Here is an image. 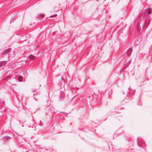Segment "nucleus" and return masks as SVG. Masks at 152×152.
<instances>
[{
    "mask_svg": "<svg viewBox=\"0 0 152 152\" xmlns=\"http://www.w3.org/2000/svg\"><path fill=\"white\" fill-rule=\"evenodd\" d=\"M151 21V18H147L145 20V22L144 24L145 26H147L149 24V23Z\"/></svg>",
    "mask_w": 152,
    "mask_h": 152,
    "instance_id": "f257e3e1",
    "label": "nucleus"
},
{
    "mask_svg": "<svg viewBox=\"0 0 152 152\" xmlns=\"http://www.w3.org/2000/svg\"><path fill=\"white\" fill-rule=\"evenodd\" d=\"M132 50L131 48H129L126 51V52L125 53V56H127V57L129 56L131 53L132 52Z\"/></svg>",
    "mask_w": 152,
    "mask_h": 152,
    "instance_id": "f03ea898",
    "label": "nucleus"
},
{
    "mask_svg": "<svg viewBox=\"0 0 152 152\" xmlns=\"http://www.w3.org/2000/svg\"><path fill=\"white\" fill-rule=\"evenodd\" d=\"M7 61H3L0 62V67L6 64Z\"/></svg>",
    "mask_w": 152,
    "mask_h": 152,
    "instance_id": "7ed1b4c3",
    "label": "nucleus"
},
{
    "mask_svg": "<svg viewBox=\"0 0 152 152\" xmlns=\"http://www.w3.org/2000/svg\"><path fill=\"white\" fill-rule=\"evenodd\" d=\"M143 142L141 140H139V142L137 143V145L140 147H142L143 146Z\"/></svg>",
    "mask_w": 152,
    "mask_h": 152,
    "instance_id": "20e7f679",
    "label": "nucleus"
},
{
    "mask_svg": "<svg viewBox=\"0 0 152 152\" xmlns=\"http://www.w3.org/2000/svg\"><path fill=\"white\" fill-rule=\"evenodd\" d=\"M10 48L4 51V52H3V54H5L7 53H8L10 52Z\"/></svg>",
    "mask_w": 152,
    "mask_h": 152,
    "instance_id": "39448f33",
    "label": "nucleus"
},
{
    "mask_svg": "<svg viewBox=\"0 0 152 152\" xmlns=\"http://www.w3.org/2000/svg\"><path fill=\"white\" fill-rule=\"evenodd\" d=\"M152 11V10L151 8H149L147 10V12L148 14H151Z\"/></svg>",
    "mask_w": 152,
    "mask_h": 152,
    "instance_id": "423d86ee",
    "label": "nucleus"
},
{
    "mask_svg": "<svg viewBox=\"0 0 152 152\" xmlns=\"http://www.w3.org/2000/svg\"><path fill=\"white\" fill-rule=\"evenodd\" d=\"M18 81L19 82H22V80H23V77L21 76H19L18 77Z\"/></svg>",
    "mask_w": 152,
    "mask_h": 152,
    "instance_id": "0eeeda50",
    "label": "nucleus"
},
{
    "mask_svg": "<svg viewBox=\"0 0 152 152\" xmlns=\"http://www.w3.org/2000/svg\"><path fill=\"white\" fill-rule=\"evenodd\" d=\"M44 16V15L43 14H39L38 15L37 17L38 18H41L43 17Z\"/></svg>",
    "mask_w": 152,
    "mask_h": 152,
    "instance_id": "6e6552de",
    "label": "nucleus"
},
{
    "mask_svg": "<svg viewBox=\"0 0 152 152\" xmlns=\"http://www.w3.org/2000/svg\"><path fill=\"white\" fill-rule=\"evenodd\" d=\"M16 17V16H15V15L14 16H13V17L12 18L10 22H11V20H13V21L14 20H15V18Z\"/></svg>",
    "mask_w": 152,
    "mask_h": 152,
    "instance_id": "1a4fd4ad",
    "label": "nucleus"
},
{
    "mask_svg": "<svg viewBox=\"0 0 152 152\" xmlns=\"http://www.w3.org/2000/svg\"><path fill=\"white\" fill-rule=\"evenodd\" d=\"M34 56L32 55H30L29 56V58L30 59H33Z\"/></svg>",
    "mask_w": 152,
    "mask_h": 152,
    "instance_id": "9d476101",
    "label": "nucleus"
},
{
    "mask_svg": "<svg viewBox=\"0 0 152 152\" xmlns=\"http://www.w3.org/2000/svg\"><path fill=\"white\" fill-rule=\"evenodd\" d=\"M43 125V123H40L39 124V125L41 126H42Z\"/></svg>",
    "mask_w": 152,
    "mask_h": 152,
    "instance_id": "9b49d317",
    "label": "nucleus"
},
{
    "mask_svg": "<svg viewBox=\"0 0 152 152\" xmlns=\"http://www.w3.org/2000/svg\"><path fill=\"white\" fill-rule=\"evenodd\" d=\"M127 67V66L126 65H125L124 66L123 68V69H126V68Z\"/></svg>",
    "mask_w": 152,
    "mask_h": 152,
    "instance_id": "f8f14e48",
    "label": "nucleus"
},
{
    "mask_svg": "<svg viewBox=\"0 0 152 152\" xmlns=\"http://www.w3.org/2000/svg\"><path fill=\"white\" fill-rule=\"evenodd\" d=\"M60 97L61 98H62V97H63V96H62V95H61V96H60Z\"/></svg>",
    "mask_w": 152,
    "mask_h": 152,
    "instance_id": "ddd939ff",
    "label": "nucleus"
},
{
    "mask_svg": "<svg viewBox=\"0 0 152 152\" xmlns=\"http://www.w3.org/2000/svg\"><path fill=\"white\" fill-rule=\"evenodd\" d=\"M5 137H6V138H7L8 137H9L8 136H6Z\"/></svg>",
    "mask_w": 152,
    "mask_h": 152,
    "instance_id": "4468645a",
    "label": "nucleus"
},
{
    "mask_svg": "<svg viewBox=\"0 0 152 152\" xmlns=\"http://www.w3.org/2000/svg\"><path fill=\"white\" fill-rule=\"evenodd\" d=\"M77 96V95H76L75 96H74L73 97V98H72V99H73L75 97V96Z\"/></svg>",
    "mask_w": 152,
    "mask_h": 152,
    "instance_id": "2eb2a0df",
    "label": "nucleus"
},
{
    "mask_svg": "<svg viewBox=\"0 0 152 152\" xmlns=\"http://www.w3.org/2000/svg\"><path fill=\"white\" fill-rule=\"evenodd\" d=\"M63 92V91H60V93H62Z\"/></svg>",
    "mask_w": 152,
    "mask_h": 152,
    "instance_id": "dca6fc26",
    "label": "nucleus"
},
{
    "mask_svg": "<svg viewBox=\"0 0 152 152\" xmlns=\"http://www.w3.org/2000/svg\"><path fill=\"white\" fill-rule=\"evenodd\" d=\"M53 17V15H52L50 16V17Z\"/></svg>",
    "mask_w": 152,
    "mask_h": 152,
    "instance_id": "f3484780",
    "label": "nucleus"
}]
</instances>
